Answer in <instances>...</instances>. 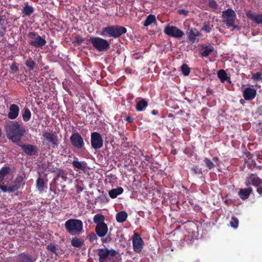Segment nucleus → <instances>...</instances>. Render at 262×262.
<instances>
[{"mask_svg":"<svg viewBox=\"0 0 262 262\" xmlns=\"http://www.w3.org/2000/svg\"><path fill=\"white\" fill-rule=\"evenodd\" d=\"M84 39L80 37H77L76 38V41L78 43H81L83 41Z\"/></svg>","mask_w":262,"mask_h":262,"instance_id":"603ef678","label":"nucleus"},{"mask_svg":"<svg viewBox=\"0 0 262 262\" xmlns=\"http://www.w3.org/2000/svg\"><path fill=\"white\" fill-rule=\"evenodd\" d=\"M4 128L7 139L16 144L21 141L26 132L25 128L17 121L6 122Z\"/></svg>","mask_w":262,"mask_h":262,"instance_id":"f257e3e1","label":"nucleus"},{"mask_svg":"<svg viewBox=\"0 0 262 262\" xmlns=\"http://www.w3.org/2000/svg\"><path fill=\"white\" fill-rule=\"evenodd\" d=\"M23 178L20 176L16 177L14 181L7 187V191L14 192L18 190L23 183Z\"/></svg>","mask_w":262,"mask_h":262,"instance_id":"dca6fc26","label":"nucleus"},{"mask_svg":"<svg viewBox=\"0 0 262 262\" xmlns=\"http://www.w3.org/2000/svg\"><path fill=\"white\" fill-rule=\"evenodd\" d=\"M191 171L194 174H201L202 173L201 169H198L196 168H191Z\"/></svg>","mask_w":262,"mask_h":262,"instance_id":"a18cd8bd","label":"nucleus"},{"mask_svg":"<svg viewBox=\"0 0 262 262\" xmlns=\"http://www.w3.org/2000/svg\"><path fill=\"white\" fill-rule=\"evenodd\" d=\"M168 117H173V115L172 114H169L168 115Z\"/></svg>","mask_w":262,"mask_h":262,"instance_id":"e2e57ef3","label":"nucleus"},{"mask_svg":"<svg viewBox=\"0 0 262 262\" xmlns=\"http://www.w3.org/2000/svg\"><path fill=\"white\" fill-rule=\"evenodd\" d=\"M92 147L95 149H98L103 146V139L101 135L98 132H93L91 135Z\"/></svg>","mask_w":262,"mask_h":262,"instance_id":"9b49d317","label":"nucleus"},{"mask_svg":"<svg viewBox=\"0 0 262 262\" xmlns=\"http://www.w3.org/2000/svg\"><path fill=\"white\" fill-rule=\"evenodd\" d=\"M147 105V102L145 100L142 99L137 102L136 108L138 111L141 112L142 111L144 108L146 107Z\"/></svg>","mask_w":262,"mask_h":262,"instance_id":"72a5a7b5","label":"nucleus"},{"mask_svg":"<svg viewBox=\"0 0 262 262\" xmlns=\"http://www.w3.org/2000/svg\"><path fill=\"white\" fill-rule=\"evenodd\" d=\"M123 189L121 187H119L117 188L111 190L108 194L111 198L115 199L117 198L118 195L122 194L123 192Z\"/></svg>","mask_w":262,"mask_h":262,"instance_id":"cd10ccee","label":"nucleus"},{"mask_svg":"<svg viewBox=\"0 0 262 262\" xmlns=\"http://www.w3.org/2000/svg\"><path fill=\"white\" fill-rule=\"evenodd\" d=\"M250 181L252 185L257 188V192L260 194H262V180L256 174L250 173L249 175Z\"/></svg>","mask_w":262,"mask_h":262,"instance_id":"2eb2a0df","label":"nucleus"},{"mask_svg":"<svg viewBox=\"0 0 262 262\" xmlns=\"http://www.w3.org/2000/svg\"><path fill=\"white\" fill-rule=\"evenodd\" d=\"M246 16L250 19L254 21L257 24H262V14L255 15L252 11L249 10L246 12Z\"/></svg>","mask_w":262,"mask_h":262,"instance_id":"aec40b11","label":"nucleus"},{"mask_svg":"<svg viewBox=\"0 0 262 262\" xmlns=\"http://www.w3.org/2000/svg\"><path fill=\"white\" fill-rule=\"evenodd\" d=\"M71 244L74 247L80 248L84 245V242L82 238L75 237L72 239Z\"/></svg>","mask_w":262,"mask_h":262,"instance_id":"bb28decb","label":"nucleus"},{"mask_svg":"<svg viewBox=\"0 0 262 262\" xmlns=\"http://www.w3.org/2000/svg\"><path fill=\"white\" fill-rule=\"evenodd\" d=\"M256 167L259 169H261L262 168V166H256Z\"/></svg>","mask_w":262,"mask_h":262,"instance_id":"0e129e2a","label":"nucleus"},{"mask_svg":"<svg viewBox=\"0 0 262 262\" xmlns=\"http://www.w3.org/2000/svg\"><path fill=\"white\" fill-rule=\"evenodd\" d=\"M4 21L5 20L3 17V16L0 15V26L3 25Z\"/></svg>","mask_w":262,"mask_h":262,"instance_id":"5fc2aeb1","label":"nucleus"},{"mask_svg":"<svg viewBox=\"0 0 262 262\" xmlns=\"http://www.w3.org/2000/svg\"><path fill=\"white\" fill-rule=\"evenodd\" d=\"M6 31V28L3 27L0 28V38L4 36Z\"/></svg>","mask_w":262,"mask_h":262,"instance_id":"de8ad7c7","label":"nucleus"},{"mask_svg":"<svg viewBox=\"0 0 262 262\" xmlns=\"http://www.w3.org/2000/svg\"><path fill=\"white\" fill-rule=\"evenodd\" d=\"M72 164L75 169L85 170L86 167V163L84 161H78V160H73Z\"/></svg>","mask_w":262,"mask_h":262,"instance_id":"b1692460","label":"nucleus"},{"mask_svg":"<svg viewBox=\"0 0 262 262\" xmlns=\"http://www.w3.org/2000/svg\"><path fill=\"white\" fill-rule=\"evenodd\" d=\"M227 27L228 28L232 27L233 29H236L237 30H240V27L238 25H235V22L233 23V25L232 26H228Z\"/></svg>","mask_w":262,"mask_h":262,"instance_id":"8fccbe9b","label":"nucleus"},{"mask_svg":"<svg viewBox=\"0 0 262 262\" xmlns=\"http://www.w3.org/2000/svg\"><path fill=\"white\" fill-rule=\"evenodd\" d=\"M144 246V243L139 234L134 233L133 237V246L136 253L141 252Z\"/></svg>","mask_w":262,"mask_h":262,"instance_id":"f8f14e48","label":"nucleus"},{"mask_svg":"<svg viewBox=\"0 0 262 262\" xmlns=\"http://www.w3.org/2000/svg\"><path fill=\"white\" fill-rule=\"evenodd\" d=\"M89 41L92 44L93 47L99 52H105L107 51L110 47L108 41L106 39L101 37H90Z\"/></svg>","mask_w":262,"mask_h":262,"instance_id":"39448f33","label":"nucleus"},{"mask_svg":"<svg viewBox=\"0 0 262 262\" xmlns=\"http://www.w3.org/2000/svg\"><path fill=\"white\" fill-rule=\"evenodd\" d=\"M16 145L21 147L23 151L28 156H33L36 155L37 154L38 148L36 145L24 144L21 141Z\"/></svg>","mask_w":262,"mask_h":262,"instance_id":"6e6552de","label":"nucleus"},{"mask_svg":"<svg viewBox=\"0 0 262 262\" xmlns=\"http://www.w3.org/2000/svg\"><path fill=\"white\" fill-rule=\"evenodd\" d=\"M178 12L180 15H183L184 16H187L189 13L188 10L184 9H180L178 11Z\"/></svg>","mask_w":262,"mask_h":262,"instance_id":"49530a36","label":"nucleus"},{"mask_svg":"<svg viewBox=\"0 0 262 262\" xmlns=\"http://www.w3.org/2000/svg\"><path fill=\"white\" fill-rule=\"evenodd\" d=\"M158 113H159V111L157 110H153L151 111V114L154 115H157L158 114Z\"/></svg>","mask_w":262,"mask_h":262,"instance_id":"4d7b16f0","label":"nucleus"},{"mask_svg":"<svg viewBox=\"0 0 262 262\" xmlns=\"http://www.w3.org/2000/svg\"><path fill=\"white\" fill-rule=\"evenodd\" d=\"M230 226L234 228H237L238 226V220L235 216L231 217V221L230 222Z\"/></svg>","mask_w":262,"mask_h":262,"instance_id":"58836bf2","label":"nucleus"},{"mask_svg":"<svg viewBox=\"0 0 262 262\" xmlns=\"http://www.w3.org/2000/svg\"><path fill=\"white\" fill-rule=\"evenodd\" d=\"M252 163H253V166L254 167H256V163L255 161H252Z\"/></svg>","mask_w":262,"mask_h":262,"instance_id":"052dcab7","label":"nucleus"},{"mask_svg":"<svg viewBox=\"0 0 262 262\" xmlns=\"http://www.w3.org/2000/svg\"><path fill=\"white\" fill-rule=\"evenodd\" d=\"M126 32L127 29L124 27L118 25L109 26L102 28L101 35L116 38L125 34Z\"/></svg>","mask_w":262,"mask_h":262,"instance_id":"7ed1b4c3","label":"nucleus"},{"mask_svg":"<svg viewBox=\"0 0 262 262\" xmlns=\"http://www.w3.org/2000/svg\"><path fill=\"white\" fill-rule=\"evenodd\" d=\"M25 65L29 71H33L35 66H36V63L31 57H29L26 60Z\"/></svg>","mask_w":262,"mask_h":262,"instance_id":"7c9ffc66","label":"nucleus"},{"mask_svg":"<svg viewBox=\"0 0 262 262\" xmlns=\"http://www.w3.org/2000/svg\"><path fill=\"white\" fill-rule=\"evenodd\" d=\"M222 18L223 22L226 24V26H232L233 23L235 21L236 14L233 10L231 8H228L223 11Z\"/></svg>","mask_w":262,"mask_h":262,"instance_id":"0eeeda50","label":"nucleus"},{"mask_svg":"<svg viewBox=\"0 0 262 262\" xmlns=\"http://www.w3.org/2000/svg\"><path fill=\"white\" fill-rule=\"evenodd\" d=\"M164 32L167 35L174 38H181L184 35L183 31L181 29L176 26L170 25L165 28Z\"/></svg>","mask_w":262,"mask_h":262,"instance_id":"1a4fd4ad","label":"nucleus"},{"mask_svg":"<svg viewBox=\"0 0 262 262\" xmlns=\"http://www.w3.org/2000/svg\"><path fill=\"white\" fill-rule=\"evenodd\" d=\"M19 112V108L16 104L10 105L9 112L7 115L8 118L12 120L16 119L18 116Z\"/></svg>","mask_w":262,"mask_h":262,"instance_id":"a211bd4d","label":"nucleus"},{"mask_svg":"<svg viewBox=\"0 0 262 262\" xmlns=\"http://www.w3.org/2000/svg\"><path fill=\"white\" fill-rule=\"evenodd\" d=\"M11 172L10 168L9 166H3L0 169V189L3 192H7V186L4 185V180L7 175Z\"/></svg>","mask_w":262,"mask_h":262,"instance_id":"ddd939ff","label":"nucleus"},{"mask_svg":"<svg viewBox=\"0 0 262 262\" xmlns=\"http://www.w3.org/2000/svg\"><path fill=\"white\" fill-rule=\"evenodd\" d=\"M252 192V189L251 188L240 189L238 191V195L242 199L246 200L249 198Z\"/></svg>","mask_w":262,"mask_h":262,"instance_id":"5701e85b","label":"nucleus"},{"mask_svg":"<svg viewBox=\"0 0 262 262\" xmlns=\"http://www.w3.org/2000/svg\"><path fill=\"white\" fill-rule=\"evenodd\" d=\"M150 159V157L149 156H146L145 160H149Z\"/></svg>","mask_w":262,"mask_h":262,"instance_id":"680f3d73","label":"nucleus"},{"mask_svg":"<svg viewBox=\"0 0 262 262\" xmlns=\"http://www.w3.org/2000/svg\"><path fill=\"white\" fill-rule=\"evenodd\" d=\"M112 241V238L110 235H108L106 237L105 239L104 240L105 242H110Z\"/></svg>","mask_w":262,"mask_h":262,"instance_id":"6e6d98bb","label":"nucleus"},{"mask_svg":"<svg viewBox=\"0 0 262 262\" xmlns=\"http://www.w3.org/2000/svg\"><path fill=\"white\" fill-rule=\"evenodd\" d=\"M245 184L247 186H250L251 185H252V184L251 183L250 181V177H249V176H248V178H247L246 180V182H245Z\"/></svg>","mask_w":262,"mask_h":262,"instance_id":"3c124183","label":"nucleus"},{"mask_svg":"<svg viewBox=\"0 0 262 262\" xmlns=\"http://www.w3.org/2000/svg\"><path fill=\"white\" fill-rule=\"evenodd\" d=\"M252 79L254 80H259L262 79L261 74L259 72H257L252 75Z\"/></svg>","mask_w":262,"mask_h":262,"instance_id":"79ce46f5","label":"nucleus"},{"mask_svg":"<svg viewBox=\"0 0 262 262\" xmlns=\"http://www.w3.org/2000/svg\"><path fill=\"white\" fill-rule=\"evenodd\" d=\"M22 117L24 121L25 122H28L30 120L31 117V113L28 107H24V112L22 113Z\"/></svg>","mask_w":262,"mask_h":262,"instance_id":"2f4dec72","label":"nucleus"},{"mask_svg":"<svg viewBox=\"0 0 262 262\" xmlns=\"http://www.w3.org/2000/svg\"><path fill=\"white\" fill-rule=\"evenodd\" d=\"M28 37L29 44L36 48H41L46 44L45 38L39 36L36 32H29Z\"/></svg>","mask_w":262,"mask_h":262,"instance_id":"423d86ee","label":"nucleus"},{"mask_svg":"<svg viewBox=\"0 0 262 262\" xmlns=\"http://www.w3.org/2000/svg\"><path fill=\"white\" fill-rule=\"evenodd\" d=\"M71 144L77 149H81L84 146L83 139L78 133H73L70 138Z\"/></svg>","mask_w":262,"mask_h":262,"instance_id":"9d476101","label":"nucleus"},{"mask_svg":"<svg viewBox=\"0 0 262 262\" xmlns=\"http://www.w3.org/2000/svg\"><path fill=\"white\" fill-rule=\"evenodd\" d=\"M11 71L16 73L18 71V66L16 62H13L10 67Z\"/></svg>","mask_w":262,"mask_h":262,"instance_id":"37998d69","label":"nucleus"},{"mask_svg":"<svg viewBox=\"0 0 262 262\" xmlns=\"http://www.w3.org/2000/svg\"><path fill=\"white\" fill-rule=\"evenodd\" d=\"M208 6L214 10H216L217 9L219 6L215 0H209Z\"/></svg>","mask_w":262,"mask_h":262,"instance_id":"ea45409f","label":"nucleus"},{"mask_svg":"<svg viewBox=\"0 0 262 262\" xmlns=\"http://www.w3.org/2000/svg\"><path fill=\"white\" fill-rule=\"evenodd\" d=\"M219 160V159L218 157H214L213 159V161H214V162H217Z\"/></svg>","mask_w":262,"mask_h":262,"instance_id":"bf43d9fd","label":"nucleus"},{"mask_svg":"<svg viewBox=\"0 0 262 262\" xmlns=\"http://www.w3.org/2000/svg\"><path fill=\"white\" fill-rule=\"evenodd\" d=\"M34 12L33 8L29 5L28 4L25 5V7L22 9V16L25 17L26 16H29Z\"/></svg>","mask_w":262,"mask_h":262,"instance_id":"a878e982","label":"nucleus"},{"mask_svg":"<svg viewBox=\"0 0 262 262\" xmlns=\"http://www.w3.org/2000/svg\"><path fill=\"white\" fill-rule=\"evenodd\" d=\"M34 261L30 254L23 252L18 255L16 262H34Z\"/></svg>","mask_w":262,"mask_h":262,"instance_id":"412c9836","label":"nucleus"},{"mask_svg":"<svg viewBox=\"0 0 262 262\" xmlns=\"http://www.w3.org/2000/svg\"><path fill=\"white\" fill-rule=\"evenodd\" d=\"M36 188L41 193L43 192L45 189L47 188V183L40 177H38L36 180Z\"/></svg>","mask_w":262,"mask_h":262,"instance_id":"4be33fe9","label":"nucleus"},{"mask_svg":"<svg viewBox=\"0 0 262 262\" xmlns=\"http://www.w3.org/2000/svg\"><path fill=\"white\" fill-rule=\"evenodd\" d=\"M117 252L113 249L107 248L98 249L97 255L99 256V262H122L121 257L116 256Z\"/></svg>","mask_w":262,"mask_h":262,"instance_id":"f03ea898","label":"nucleus"},{"mask_svg":"<svg viewBox=\"0 0 262 262\" xmlns=\"http://www.w3.org/2000/svg\"><path fill=\"white\" fill-rule=\"evenodd\" d=\"M257 92L255 89L248 87L245 89L243 92V97L246 100H252L256 95Z\"/></svg>","mask_w":262,"mask_h":262,"instance_id":"f3484780","label":"nucleus"},{"mask_svg":"<svg viewBox=\"0 0 262 262\" xmlns=\"http://www.w3.org/2000/svg\"><path fill=\"white\" fill-rule=\"evenodd\" d=\"M181 69L182 73L185 76H187L190 73V68L188 67V65L184 63L181 67Z\"/></svg>","mask_w":262,"mask_h":262,"instance_id":"4c0bfd02","label":"nucleus"},{"mask_svg":"<svg viewBox=\"0 0 262 262\" xmlns=\"http://www.w3.org/2000/svg\"><path fill=\"white\" fill-rule=\"evenodd\" d=\"M125 120L126 121H127L128 122L130 123V122H133L134 121V118L131 117H130V116H128L125 119Z\"/></svg>","mask_w":262,"mask_h":262,"instance_id":"864d4df0","label":"nucleus"},{"mask_svg":"<svg viewBox=\"0 0 262 262\" xmlns=\"http://www.w3.org/2000/svg\"><path fill=\"white\" fill-rule=\"evenodd\" d=\"M203 30L205 31L206 32H210L211 31V28L208 25H205L203 26L202 28Z\"/></svg>","mask_w":262,"mask_h":262,"instance_id":"09e8293b","label":"nucleus"},{"mask_svg":"<svg viewBox=\"0 0 262 262\" xmlns=\"http://www.w3.org/2000/svg\"><path fill=\"white\" fill-rule=\"evenodd\" d=\"M198 34L199 32L196 29H190L189 34V40L192 42H194L196 39V37L198 35Z\"/></svg>","mask_w":262,"mask_h":262,"instance_id":"f704fd0d","label":"nucleus"},{"mask_svg":"<svg viewBox=\"0 0 262 262\" xmlns=\"http://www.w3.org/2000/svg\"><path fill=\"white\" fill-rule=\"evenodd\" d=\"M127 216V213L125 211H122L116 214V219L118 223H122L126 220Z\"/></svg>","mask_w":262,"mask_h":262,"instance_id":"c85d7f7f","label":"nucleus"},{"mask_svg":"<svg viewBox=\"0 0 262 262\" xmlns=\"http://www.w3.org/2000/svg\"><path fill=\"white\" fill-rule=\"evenodd\" d=\"M104 221V216L102 214H96L93 217V222L96 224V226L105 224Z\"/></svg>","mask_w":262,"mask_h":262,"instance_id":"c756f323","label":"nucleus"},{"mask_svg":"<svg viewBox=\"0 0 262 262\" xmlns=\"http://www.w3.org/2000/svg\"><path fill=\"white\" fill-rule=\"evenodd\" d=\"M66 230L71 235H79L83 230L82 222L78 219H69L65 224Z\"/></svg>","mask_w":262,"mask_h":262,"instance_id":"20e7f679","label":"nucleus"},{"mask_svg":"<svg viewBox=\"0 0 262 262\" xmlns=\"http://www.w3.org/2000/svg\"><path fill=\"white\" fill-rule=\"evenodd\" d=\"M108 231V226L106 224L96 226L95 232L96 234L100 237H104L106 235Z\"/></svg>","mask_w":262,"mask_h":262,"instance_id":"6ab92c4d","label":"nucleus"},{"mask_svg":"<svg viewBox=\"0 0 262 262\" xmlns=\"http://www.w3.org/2000/svg\"><path fill=\"white\" fill-rule=\"evenodd\" d=\"M171 154L175 155L177 154V150L176 149H172L171 151Z\"/></svg>","mask_w":262,"mask_h":262,"instance_id":"13d9d810","label":"nucleus"},{"mask_svg":"<svg viewBox=\"0 0 262 262\" xmlns=\"http://www.w3.org/2000/svg\"><path fill=\"white\" fill-rule=\"evenodd\" d=\"M47 249L48 251L52 252L55 254H56V246L53 244H50L47 246Z\"/></svg>","mask_w":262,"mask_h":262,"instance_id":"a19ab883","label":"nucleus"},{"mask_svg":"<svg viewBox=\"0 0 262 262\" xmlns=\"http://www.w3.org/2000/svg\"><path fill=\"white\" fill-rule=\"evenodd\" d=\"M45 139L51 144V147L54 148L59 144L58 137L56 133L45 132L43 134Z\"/></svg>","mask_w":262,"mask_h":262,"instance_id":"4468645a","label":"nucleus"},{"mask_svg":"<svg viewBox=\"0 0 262 262\" xmlns=\"http://www.w3.org/2000/svg\"><path fill=\"white\" fill-rule=\"evenodd\" d=\"M202 49L203 51L201 53V55L203 57H207L211 53L213 52L214 50L213 46L211 45L208 46H202Z\"/></svg>","mask_w":262,"mask_h":262,"instance_id":"393cba45","label":"nucleus"},{"mask_svg":"<svg viewBox=\"0 0 262 262\" xmlns=\"http://www.w3.org/2000/svg\"><path fill=\"white\" fill-rule=\"evenodd\" d=\"M156 21V18L155 15L153 14H150L146 17V19L145 20L143 23V26L144 27H148Z\"/></svg>","mask_w":262,"mask_h":262,"instance_id":"473e14b6","label":"nucleus"},{"mask_svg":"<svg viewBox=\"0 0 262 262\" xmlns=\"http://www.w3.org/2000/svg\"><path fill=\"white\" fill-rule=\"evenodd\" d=\"M87 237L89 239L90 241L91 242H93L94 241H96L97 239V235L94 233H92L87 236Z\"/></svg>","mask_w":262,"mask_h":262,"instance_id":"c03bdc74","label":"nucleus"},{"mask_svg":"<svg viewBox=\"0 0 262 262\" xmlns=\"http://www.w3.org/2000/svg\"><path fill=\"white\" fill-rule=\"evenodd\" d=\"M204 162L209 170L212 169L215 166L213 162L207 158H204Z\"/></svg>","mask_w":262,"mask_h":262,"instance_id":"e433bc0d","label":"nucleus"},{"mask_svg":"<svg viewBox=\"0 0 262 262\" xmlns=\"http://www.w3.org/2000/svg\"><path fill=\"white\" fill-rule=\"evenodd\" d=\"M217 76L222 82H224L227 80L228 78L226 73L224 70H219L217 72Z\"/></svg>","mask_w":262,"mask_h":262,"instance_id":"c9c22d12","label":"nucleus"}]
</instances>
